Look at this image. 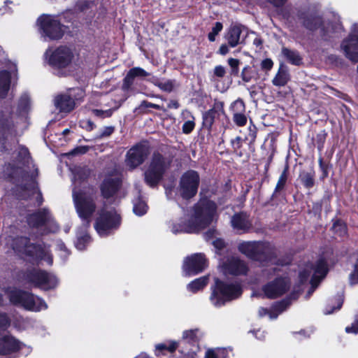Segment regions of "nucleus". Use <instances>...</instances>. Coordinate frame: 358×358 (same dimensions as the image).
I'll use <instances>...</instances> for the list:
<instances>
[{
    "mask_svg": "<svg viewBox=\"0 0 358 358\" xmlns=\"http://www.w3.org/2000/svg\"><path fill=\"white\" fill-rule=\"evenodd\" d=\"M141 107H143V108H156V109H159V106L157 105V104H155V103H150V102H148V101H143L141 104Z\"/></svg>",
    "mask_w": 358,
    "mask_h": 358,
    "instance_id": "338daca9",
    "label": "nucleus"
},
{
    "mask_svg": "<svg viewBox=\"0 0 358 358\" xmlns=\"http://www.w3.org/2000/svg\"><path fill=\"white\" fill-rule=\"evenodd\" d=\"M222 24L221 22H216L215 26L213 27L212 31L208 34V39L210 41H215V36L219 34L220 31L222 29Z\"/></svg>",
    "mask_w": 358,
    "mask_h": 358,
    "instance_id": "8fccbe9b",
    "label": "nucleus"
},
{
    "mask_svg": "<svg viewBox=\"0 0 358 358\" xmlns=\"http://www.w3.org/2000/svg\"><path fill=\"white\" fill-rule=\"evenodd\" d=\"M282 56L290 64L299 66L302 63V58L299 53L287 48L283 47L281 50Z\"/></svg>",
    "mask_w": 358,
    "mask_h": 358,
    "instance_id": "f704fd0d",
    "label": "nucleus"
},
{
    "mask_svg": "<svg viewBox=\"0 0 358 358\" xmlns=\"http://www.w3.org/2000/svg\"><path fill=\"white\" fill-rule=\"evenodd\" d=\"M171 163L169 158L159 153H154L144 173L145 182L151 187H155L163 178Z\"/></svg>",
    "mask_w": 358,
    "mask_h": 358,
    "instance_id": "423d86ee",
    "label": "nucleus"
},
{
    "mask_svg": "<svg viewBox=\"0 0 358 358\" xmlns=\"http://www.w3.org/2000/svg\"><path fill=\"white\" fill-rule=\"evenodd\" d=\"M289 287V282L285 278H278L262 287L264 296L275 299L284 294Z\"/></svg>",
    "mask_w": 358,
    "mask_h": 358,
    "instance_id": "412c9836",
    "label": "nucleus"
},
{
    "mask_svg": "<svg viewBox=\"0 0 358 358\" xmlns=\"http://www.w3.org/2000/svg\"><path fill=\"white\" fill-rule=\"evenodd\" d=\"M7 315L0 313V329H5L9 325ZM22 343L10 335L0 337V354L6 355L20 350Z\"/></svg>",
    "mask_w": 358,
    "mask_h": 358,
    "instance_id": "2eb2a0df",
    "label": "nucleus"
},
{
    "mask_svg": "<svg viewBox=\"0 0 358 358\" xmlns=\"http://www.w3.org/2000/svg\"><path fill=\"white\" fill-rule=\"evenodd\" d=\"M147 210H148V206H147L146 203H145V201L140 200V199L134 201L133 210H134V213L136 215H138V216L143 215L147 212Z\"/></svg>",
    "mask_w": 358,
    "mask_h": 358,
    "instance_id": "c03bdc74",
    "label": "nucleus"
},
{
    "mask_svg": "<svg viewBox=\"0 0 358 358\" xmlns=\"http://www.w3.org/2000/svg\"><path fill=\"white\" fill-rule=\"evenodd\" d=\"M245 31V27L242 25H231L225 36V38L227 41L229 45L231 48H234L238 44L243 43L245 36H243V34Z\"/></svg>",
    "mask_w": 358,
    "mask_h": 358,
    "instance_id": "b1692460",
    "label": "nucleus"
},
{
    "mask_svg": "<svg viewBox=\"0 0 358 358\" xmlns=\"http://www.w3.org/2000/svg\"><path fill=\"white\" fill-rule=\"evenodd\" d=\"M208 266L207 260L203 254L197 253L185 259L182 265L185 275H192L202 272Z\"/></svg>",
    "mask_w": 358,
    "mask_h": 358,
    "instance_id": "6ab92c4d",
    "label": "nucleus"
},
{
    "mask_svg": "<svg viewBox=\"0 0 358 358\" xmlns=\"http://www.w3.org/2000/svg\"><path fill=\"white\" fill-rule=\"evenodd\" d=\"M231 223L233 229L241 233L247 231L252 226L249 217L244 213L235 214L231 220Z\"/></svg>",
    "mask_w": 358,
    "mask_h": 358,
    "instance_id": "bb28decb",
    "label": "nucleus"
},
{
    "mask_svg": "<svg viewBox=\"0 0 358 358\" xmlns=\"http://www.w3.org/2000/svg\"><path fill=\"white\" fill-rule=\"evenodd\" d=\"M148 76H150V73L141 67L131 68L124 78L122 89L128 90L133 85L135 78H143Z\"/></svg>",
    "mask_w": 358,
    "mask_h": 358,
    "instance_id": "cd10ccee",
    "label": "nucleus"
},
{
    "mask_svg": "<svg viewBox=\"0 0 358 358\" xmlns=\"http://www.w3.org/2000/svg\"><path fill=\"white\" fill-rule=\"evenodd\" d=\"M229 52V48L226 44H222L218 50V53L222 55H225Z\"/></svg>",
    "mask_w": 358,
    "mask_h": 358,
    "instance_id": "774afa93",
    "label": "nucleus"
},
{
    "mask_svg": "<svg viewBox=\"0 0 358 358\" xmlns=\"http://www.w3.org/2000/svg\"><path fill=\"white\" fill-rule=\"evenodd\" d=\"M300 180L307 189L312 188L315 185V173L313 171H302L299 176Z\"/></svg>",
    "mask_w": 358,
    "mask_h": 358,
    "instance_id": "58836bf2",
    "label": "nucleus"
},
{
    "mask_svg": "<svg viewBox=\"0 0 358 358\" xmlns=\"http://www.w3.org/2000/svg\"><path fill=\"white\" fill-rule=\"evenodd\" d=\"M27 222L33 227L38 228L43 226L46 227L49 223L51 224L50 215L48 210L44 209L43 211L30 215L27 218Z\"/></svg>",
    "mask_w": 358,
    "mask_h": 358,
    "instance_id": "a878e982",
    "label": "nucleus"
},
{
    "mask_svg": "<svg viewBox=\"0 0 358 358\" xmlns=\"http://www.w3.org/2000/svg\"><path fill=\"white\" fill-rule=\"evenodd\" d=\"M220 268L224 274L234 275H245L248 271L245 263L236 257H230L223 260Z\"/></svg>",
    "mask_w": 358,
    "mask_h": 358,
    "instance_id": "4be33fe9",
    "label": "nucleus"
},
{
    "mask_svg": "<svg viewBox=\"0 0 358 358\" xmlns=\"http://www.w3.org/2000/svg\"><path fill=\"white\" fill-rule=\"evenodd\" d=\"M90 238L87 234V229L83 226L77 231V241L76 247L79 250H83L87 244L90 243Z\"/></svg>",
    "mask_w": 358,
    "mask_h": 358,
    "instance_id": "c9c22d12",
    "label": "nucleus"
},
{
    "mask_svg": "<svg viewBox=\"0 0 358 358\" xmlns=\"http://www.w3.org/2000/svg\"><path fill=\"white\" fill-rule=\"evenodd\" d=\"M120 182L121 180L117 176L106 178L101 186L103 196L107 199L113 196L118 189Z\"/></svg>",
    "mask_w": 358,
    "mask_h": 358,
    "instance_id": "c85d7f7f",
    "label": "nucleus"
},
{
    "mask_svg": "<svg viewBox=\"0 0 358 358\" xmlns=\"http://www.w3.org/2000/svg\"><path fill=\"white\" fill-rule=\"evenodd\" d=\"M231 144L235 150L240 148L241 146V138L238 136L231 140Z\"/></svg>",
    "mask_w": 358,
    "mask_h": 358,
    "instance_id": "69168bd1",
    "label": "nucleus"
},
{
    "mask_svg": "<svg viewBox=\"0 0 358 358\" xmlns=\"http://www.w3.org/2000/svg\"><path fill=\"white\" fill-rule=\"evenodd\" d=\"M333 20L322 21L318 16H308L303 20V25L310 30L320 29V32L324 36L330 33L339 32L342 30V25L339 21L338 17L334 15Z\"/></svg>",
    "mask_w": 358,
    "mask_h": 358,
    "instance_id": "ddd939ff",
    "label": "nucleus"
},
{
    "mask_svg": "<svg viewBox=\"0 0 358 358\" xmlns=\"http://www.w3.org/2000/svg\"><path fill=\"white\" fill-rule=\"evenodd\" d=\"M24 280L35 287L44 290L55 288L59 280L52 273L40 269H32L24 274Z\"/></svg>",
    "mask_w": 358,
    "mask_h": 358,
    "instance_id": "9b49d317",
    "label": "nucleus"
},
{
    "mask_svg": "<svg viewBox=\"0 0 358 358\" xmlns=\"http://www.w3.org/2000/svg\"><path fill=\"white\" fill-rule=\"evenodd\" d=\"M115 128L113 126L102 128L96 136V138L101 139L110 136L114 132Z\"/></svg>",
    "mask_w": 358,
    "mask_h": 358,
    "instance_id": "de8ad7c7",
    "label": "nucleus"
},
{
    "mask_svg": "<svg viewBox=\"0 0 358 358\" xmlns=\"http://www.w3.org/2000/svg\"><path fill=\"white\" fill-rule=\"evenodd\" d=\"M82 127L88 131H92L94 129L95 124L90 120L83 122Z\"/></svg>",
    "mask_w": 358,
    "mask_h": 358,
    "instance_id": "e2e57ef3",
    "label": "nucleus"
},
{
    "mask_svg": "<svg viewBox=\"0 0 358 358\" xmlns=\"http://www.w3.org/2000/svg\"><path fill=\"white\" fill-rule=\"evenodd\" d=\"M73 199L76 212L82 220L83 226L87 229L90 225L91 217L95 212V194L93 189H73Z\"/></svg>",
    "mask_w": 358,
    "mask_h": 358,
    "instance_id": "39448f33",
    "label": "nucleus"
},
{
    "mask_svg": "<svg viewBox=\"0 0 358 358\" xmlns=\"http://www.w3.org/2000/svg\"><path fill=\"white\" fill-rule=\"evenodd\" d=\"M195 123L194 120H187L182 125V131L185 134H189L194 129Z\"/></svg>",
    "mask_w": 358,
    "mask_h": 358,
    "instance_id": "6e6d98bb",
    "label": "nucleus"
},
{
    "mask_svg": "<svg viewBox=\"0 0 358 358\" xmlns=\"http://www.w3.org/2000/svg\"><path fill=\"white\" fill-rule=\"evenodd\" d=\"M214 247L218 250H222L225 246L224 241L221 238H216L213 241Z\"/></svg>",
    "mask_w": 358,
    "mask_h": 358,
    "instance_id": "680f3d73",
    "label": "nucleus"
},
{
    "mask_svg": "<svg viewBox=\"0 0 358 358\" xmlns=\"http://www.w3.org/2000/svg\"><path fill=\"white\" fill-rule=\"evenodd\" d=\"M350 281L352 284H358V258L355 265L354 271L350 274Z\"/></svg>",
    "mask_w": 358,
    "mask_h": 358,
    "instance_id": "4d7b16f0",
    "label": "nucleus"
},
{
    "mask_svg": "<svg viewBox=\"0 0 358 358\" xmlns=\"http://www.w3.org/2000/svg\"><path fill=\"white\" fill-rule=\"evenodd\" d=\"M178 346V343L176 341H169L168 343H159L155 346V354L157 356L164 350H168L170 352H174Z\"/></svg>",
    "mask_w": 358,
    "mask_h": 358,
    "instance_id": "a19ab883",
    "label": "nucleus"
},
{
    "mask_svg": "<svg viewBox=\"0 0 358 358\" xmlns=\"http://www.w3.org/2000/svg\"><path fill=\"white\" fill-rule=\"evenodd\" d=\"M257 136V128L255 125L251 124L248 127V134L246 136L245 139L250 143L254 142Z\"/></svg>",
    "mask_w": 358,
    "mask_h": 358,
    "instance_id": "5fc2aeb1",
    "label": "nucleus"
},
{
    "mask_svg": "<svg viewBox=\"0 0 358 358\" xmlns=\"http://www.w3.org/2000/svg\"><path fill=\"white\" fill-rule=\"evenodd\" d=\"M228 64L231 68V75L238 76L239 73L240 61L237 59L229 58L228 59Z\"/></svg>",
    "mask_w": 358,
    "mask_h": 358,
    "instance_id": "09e8293b",
    "label": "nucleus"
},
{
    "mask_svg": "<svg viewBox=\"0 0 358 358\" xmlns=\"http://www.w3.org/2000/svg\"><path fill=\"white\" fill-rule=\"evenodd\" d=\"M45 57L59 76H66L73 72L75 55L70 48L62 45L55 50L48 49Z\"/></svg>",
    "mask_w": 358,
    "mask_h": 358,
    "instance_id": "7ed1b4c3",
    "label": "nucleus"
},
{
    "mask_svg": "<svg viewBox=\"0 0 358 358\" xmlns=\"http://www.w3.org/2000/svg\"><path fill=\"white\" fill-rule=\"evenodd\" d=\"M334 229L336 231H338V229L341 230L340 236H343L346 233V229L345 227L340 223H336L334 224Z\"/></svg>",
    "mask_w": 358,
    "mask_h": 358,
    "instance_id": "0e129e2a",
    "label": "nucleus"
},
{
    "mask_svg": "<svg viewBox=\"0 0 358 358\" xmlns=\"http://www.w3.org/2000/svg\"><path fill=\"white\" fill-rule=\"evenodd\" d=\"M241 76L242 78V80L245 83H248L252 80V76L251 72V68L248 65L245 66L242 69Z\"/></svg>",
    "mask_w": 358,
    "mask_h": 358,
    "instance_id": "3c124183",
    "label": "nucleus"
},
{
    "mask_svg": "<svg viewBox=\"0 0 358 358\" xmlns=\"http://www.w3.org/2000/svg\"><path fill=\"white\" fill-rule=\"evenodd\" d=\"M287 169L286 168L283 170V171L282 172L281 175L279 177V179L275 188V193H277L283 189L287 180Z\"/></svg>",
    "mask_w": 358,
    "mask_h": 358,
    "instance_id": "a18cd8bd",
    "label": "nucleus"
},
{
    "mask_svg": "<svg viewBox=\"0 0 358 358\" xmlns=\"http://www.w3.org/2000/svg\"><path fill=\"white\" fill-rule=\"evenodd\" d=\"M200 183L199 173L194 170L185 172L180 177L178 191L181 197L189 199L194 197L198 191Z\"/></svg>",
    "mask_w": 358,
    "mask_h": 358,
    "instance_id": "4468645a",
    "label": "nucleus"
},
{
    "mask_svg": "<svg viewBox=\"0 0 358 358\" xmlns=\"http://www.w3.org/2000/svg\"><path fill=\"white\" fill-rule=\"evenodd\" d=\"M341 48L348 59L358 62V24L352 26L350 34L343 41Z\"/></svg>",
    "mask_w": 358,
    "mask_h": 358,
    "instance_id": "f3484780",
    "label": "nucleus"
},
{
    "mask_svg": "<svg viewBox=\"0 0 358 358\" xmlns=\"http://www.w3.org/2000/svg\"><path fill=\"white\" fill-rule=\"evenodd\" d=\"M25 183L20 187L22 199H35L34 203L40 206L43 203V197L41 192L38 188L37 182L33 176L30 178L26 176H23Z\"/></svg>",
    "mask_w": 358,
    "mask_h": 358,
    "instance_id": "aec40b11",
    "label": "nucleus"
},
{
    "mask_svg": "<svg viewBox=\"0 0 358 358\" xmlns=\"http://www.w3.org/2000/svg\"><path fill=\"white\" fill-rule=\"evenodd\" d=\"M116 108H101L100 109H92V113L96 117L104 119L106 117H110Z\"/></svg>",
    "mask_w": 358,
    "mask_h": 358,
    "instance_id": "37998d69",
    "label": "nucleus"
},
{
    "mask_svg": "<svg viewBox=\"0 0 358 358\" xmlns=\"http://www.w3.org/2000/svg\"><path fill=\"white\" fill-rule=\"evenodd\" d=\"M37 25L41 36L50 40L60 39L64 33L63 26L53 15H41L37 20Z\"/></svg>",
    "mask_w": 358,
    "mask_h": 358,
    "instance_id": "9d476101",
    "label": "nucleus"
},
{
    "mask_svg": "<svg viewBox=\"0 0 358 358\" xmlns=\"http://www.w3.org/2000/svg\"><path fill=\"white\" fill-rule=\"evenodd\" d=\"M26 237H19L14 240L13 250L18 253L35 258L36 260H43L48 265H52V257L49 248L45 245H35L29 244Z\"/></svg>",
    "mask_w": 358,
    "mask_h": 358,
    "instance_id": "0eeeda50",
    "label": "nucleus"
},
{
    "mask_svg": "<svg viewBox=\"0 0 358 358\" xmlns=\"http://www.w3.org/2000/svg\"><path fill=\"white\" fill-rule=\"evenodd\" d=\"M152 83L162 91L167 92H171L175 87V80H160L153 78Z\"/></svg>",
    "mask_w": 358,
    "mask_h": 358,
    "instance_id": "4c0bfd02",
    "label": "nucleus"
},
{
    "mask_svg": "<svg viewBox=\"0 0 358 358\" xmlns=\"http://www.w3.org/2000/svg\"><path fill=\"white\" fill-rule=\"evenodd\" d=\"M328 268L327 262L323 259H320L315 266L312 264H308L304 268L299 271V279L301 282H306L310 274L313 272L310 280L311 288L308 292V296L314 292L320 281L324 278L327 273Z\"/></svg>",
    "mask_w": 358,
    "mask_h": 358,
    "instance_id": "f8f14e48",
    "label": "nucleus"
},
{
    "mask_svg": "<svg viewBox=\"0 0 358 358\" xmlns=\"http://www.w3.org/2000/svg\"><path fill=\"white\" fill-rule=\"evenodd\" d=\"M343 296L341 295L338 296L335 299V304L336 305V306L330 308L329 307V306H327L324 310V314L329 315L334 313V310H339L343 305Z\"/></svg>",
    "mask_w": 358,
    "mask_h": 358,
    "instance_id": "49530a36",
    "label": "nucleus"
},
{
    "mask_svg": "<svg viewBox=\"0 0 358 358\" xmlns=\"http://www.w3.org/2000/svg\"><path fill=\"white\" fill-rule=\"evenodd\" d=\"M150 154L148 146L139 143L131 148L127 152L125 164L130 169L142 164Z\"/></svg>",
    "mask_w": 358,
    "mask_h": 358,
    "instance_id": "dca6fc26",
    "label": "nucleus"
},
{
    "mask_svg": "<svg viewBox=\"0 0 358 358\" xmlns=\"http://www.w3.org/2000/svg\"><path fill=\"white\" fill-rule=\"evenodd\" d=\"M73 182L76 185L78 180H84L90 174V170L86 167L76 166L72 170Z\"/></svg>",
    "mask_w": 358,
    "mask_h": 358,
    "instance_id": "ea45409f",
    "label": "nucleus"
},
{
    "mask_svg": "<svg viewBox=\"0 0 358 358\" xmlns=\"http://www.w3.org/2000/svg\"><path fill=\"white\" fill-rule=\"evenodd\" d=\"M227 356V349L216 348L208 350L206 352L205 358H226Z\"/></svg>",
    "mask_w": 358,
    "mask_h": 358,
    "instance_id": "79ce46f5",
    "label": "nucleus"
},
{
    "mask_svg": "<svg viewBox=\"0 0 358 358\" xmlns=\"http://www.w3.org/2000/svg\"><path fill=\"white\" fill-rule=\"evenodd\" d=\"M17 161H15L12 164H9L8 166L7 169H10V170H11V172L9 173L8 174L12 178L15 177V176L16 174H17L19 172H20V173L24 172V170H22L24 169V166H22V169H20V168H17ZM27 166H29V164H27ZM25 166H26V165H25Z\"/></svg>",
    "mask_w": 358,
    "mask_h": 358,
    "instance_id": "864d4df0",
    "label": "nucleus"
},
{
    "mask_svg": "<svg viewBox=\"0 0 358 358\" xmlns=\"http://www.w3.org/2000/svg\"><path fill=\"white\" fill-rule=\"evenodd\" d=\"M273 62L271 59H265L261 63V67L264 70L269 71L272 69Z\"/></svg>",
    "mask_w": 358,
    "mask_h": 358,
    "instance_id": "13d9d810",
    "label": "nucleus"
},
{
    "mask_svg": "<svg viewBox=\"0 0 358 358\" xmlns=\"http://www.w3.org/2000/svg\"><path fill=\"white\" fill-rule=\"evenodd\" d=\"M238 249L252 259L262 263L267 261V267L262 271L264 276L268 278L275 273L277 268L273 265L274 259L271 257L268 243L260 241H244L238 244Z\"/></svg>",
    "mask_w": 358,
    "mask_h": 358,
    "instance_id": "f03ea898",
    "label": "nucleus"
},
{
    "mask_svg": "<svg viewBox=\"0 0 358 358\" xmlns=\"http://www.w3.org/2000/svg\"><path fill=\"white\" fill-rule=\"evenodd\" d=\"M120 224V217L113 209L108 210L106 207L99 211L95 220L94 229L97 234L105 237L117 229Z\"/></svg>",
    "mask_w": 358,
    "mask_h": 358,
    "instance_id": "1a4fd4ad",
    "label": "nucleus"
},
{
    "mask_svg": "<svg viewBox=\"0 0 358 358\" xmlns=\"http://www.w3.org/2000/svg\"><path fill=\"white\" fill-rule=\"evenodd\" d=\"M231 108L234 111L233 120L236 124L239 127L244 126L247 122V117L243 113L245 111L244 102L238 99L231 104Z\"/></svg>",
    "mask_w": 358,
    "mask_h": 358,
    "instance_id": "c756f323",
    "label": "nucleus"
},
{
    "mask_svg": "<svg viewBox=\"0 0 358 358\" xmlns=\"http://www.w3.org/2000/svg\"><path fill=\"white\" fill-rule=\"evenodd\" d=\"M201 336V332L198 329L187 330L182 334V341L187 343L192 344L193 348H195V350H192V351L187 352V355L191 356L192 358H194V355L196 354V350L199 348L195 344L198 343Z\"/></svg>",
    "mask_w": 358,
    "mask_h": 358,
    "instance_id": "7c9ffc66",
    "label": "nucleus"
},
{
    "mask_svg": "<svg viewBox=\"0 0 358 358\" xmlns=\"http://www.w3.org/2000/svg\"><path fill=\"white\" fill-rule=\"evenodd\" d=\"M83 91L80 89L71 90L69 94H62L55 99V105L61 112L69 113L76 106V100L83 96Z\"/></svg>",
    "mask_w": 358,
    "mask_h": 358,
    "instance_id": "a211bd4d",
    "label": "nucleus"
},
{
    "mask_svg": "<svg viewBox=\"0 0 358 358\" xmlns=\"http://www.w3.org/2000/svg\"><path fill=\"white\" fill-rule=\"evenodd\" d=\"M30 109V99L28 94H23L19 101L17 113L15 114L20 121H26L27 114Z\"/></svg>",
    "mask_w": 358,
    "mask_h": 358,
    "instance_id": "2f4dec72",
    "label": "nucleus"
},
{
    "mask_svg": "<svg viewBox=\"0 0 358 358\" xmlns=\"http://www.w3.org/2000/svg\"><path fill=\"white\" fill-rule=\"evenodd\" d=\"M347 333H358V318H357L354 323L352 324L351 327H347L345 328Z\"/></svg>",
    "mask_w": 358,
    "mask_h": 358,
    "instance_id": "052dcab7",
    "label": "nucleus"
},
{
    "mask_svg": "<svg viewBox=\"0 0 358 358\" xmlns=\"http://www.w3.org/2000/svg\"><path fill=\"white\" fill-rule=\"evenodd\" d=\"M208 282V277L203 276L192 281L187 285V288L189 291L194 293L203 289L207 285Z\"/></svg>",
    "mask_w": 358,
    "mask_h": 358,
    "instance_id": "e433bc0d",
    "label": "nucleus"
},
{
    "mask_svg": "<svg viewBox=\"0 0 358 358\" xmlns=\"http://www.w3.org/2000/svg\"><path fill=\"white\" fill-rule=\"evenodd\" d=\"M225 73V68L221 65L216 66L214 69V75L218 78L224 77Z\"/></svg>",
    "mask_w": 358,
    "mask_h": 358,
    "instance_id": "bf43d9fd",
    "label": "nucleus"
},
{
    "mask_svg": "<svg viewBox=\"0 0 358 358\" xmlns=\"http://www.w3.org/2000/svg\"><path fill=\"white\" fill-rule=\"evenodd\" d=\"M289 80L290 75L288 69L286 66L281 64L276 75L272 80V83L276 87H283L287 85Z\"/></svg>",
    "mask_w": 358,
    "mask_h": 358,
    "instance_id": "473e14b6",
    "label": "nucleus"
},
{
    "mask_svg": "<svg viewBox=\"0 0 358 358\" xmlns=\"http://www.w3.org/2000/svg\"><path fill=\"white\" fill-rule=\"evenodd\" d=\"M217 205L210 200H201L196 203L187 214L170 224L173 234H196L217 220Z\"/></svg>",
    "mask_w": 358,
    "mask_h": 358,
    "instance_id": "f257e3e1",
    "label": "nucleus"
},
{
    "mask_svg": "<svg viewBox=\"0 0 358 358\" xmlns=\"http://www.w3.org/2000/svg\"><path fill=\"white\" fill-rule=\"evenodd\" d=\"M289 304V299H286L273 304L271 310L260 308L258 311L259 316L264 317L265 315H268L271 320L276 319L278 315L285 311Z\"/></svg>",
    "mask_w": 358,
    "mask_h": 358,
    "instance_id": "393cba45",
    "label": "nucleus"
},
{
    "mask_svg": "<svg viewBox=\"0 0 358 358\" xmlns=\"http://www.w3.org/2000/svg\"><path fill=\"white\" fill-rule=\"evenodd\" d=\"M13 157L17 161V168L22 169V166L29 164V153L28 150L23 147L19 146L13 153Z\"/></svg>",
    "mask_w": 358,
    "mask_h": 358,
    "instance_id": "72a5a7b5",
    "label": "nucleus"
},
{
    "mask_svg": "<svg viewBox=\"0 0 358 358\" xmlns=\"http://www.w3.org/2000/svg\"><path fill=\"white\" fill-rule=\"evenodd\" d=\"M243 292L238 282L222 281L215 279V285L211 287L210 301L215 308H220L227 303L239 298Z\"/></svg>",
    "mask_w": 358,
    "mask_h": 358,
    "instance_id": "20e7f679",
    "label": "nucleus"
},
{
    "mask_svg": "<svg viewBox=\"0 0 358 358\" xmlns=\"http://www.w3.org/2000/svg\"><path fill=\"white\" fill-rule=\"evenodd\" d=\"M16 66L13 64L9 71H0V99H4L8 94L11 82L16 76Z\"/></svg>",
    "mask_w": 358,
    "mask_h": 358,
    "instance_id": "5701e85b",
    "label": "nucleus"
},
{
    "mask_svg": "<svg viewBox=\"0 0 358 358\" xmlns=\"http://www.w3.org/2000/svg\"><path fill=\"white\" fill-rule=\"evenodd\" d=\"M220 112H223V103L220 101L215 102L213 108L209 110L206 113V116L213 117L214 113H217L219 114Z\"/></svg>",
    "mask_w": 358,
    "mask_h": 358,
    "instance_id": "603ef678",
    "label": "nucleus"
},
{
    "mask_svg": "<svg viewBox=\"0 0 358 358\" xmlns=\"http://www.w3.org/2000/svg\"><path fill=\"white\" fill-rule=\"evenodd\" d=\"M10 301L16 306H21L31 311H41L48 308L46 303L41 298L31 293L17 289L7 291Z\"/></svg>",
    "mask_w": 358,
    "mask_h": 358,
    "instance_id": "6e6552de",
    "label": "nucleus"
}]
</instances>
